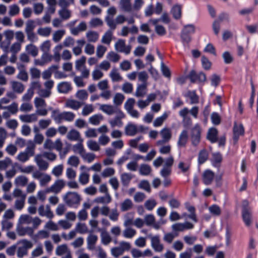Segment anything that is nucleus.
Segmentation results:
<instances>
[{"label": "nucleus", "mask_w": 258, "mask_h": 258, "mask_svg": "<svg viewBox=\"0 0 258 258\" xmlns=\"http://www.w3.org/2000/svg\"><path fill=\"white\" fill-rule=\"evenodd\" d=\"M76 115L71 111L60 112L58 109L52 111L51 117L57 123H61L63 121L72 122L74 120Z\"/></svg>", "instance_id": "1"}, {"label": "nucleus", "mask_w": 258, "mask_h": 258, "mask_svg": "<svg viewBox=\"0 0 258 258\" xmlns=\"http://www.w3.org/2000/svg\"><path fill=\"white\" fill-rule=\"evenodd\" d=\"M195 32V27L194 24H187L183 26L180 37L183 45L185 47L191 40V35Z\"/></svg>", "instance_id": "2"}, {"label": "nucleus", "mask_w": 258, "mask_h": 258, "mask_svg": "<svg viewBox=\"0 0 258 258\" xmlns=\"http://www.w3.org/2000/svg\"><path fill=\"white\" fill-rule=\"evenodd\" d=\"M35 146L32 142H28L25 151L21 152L16 157L18 161L25 163L28 161L30 157L35 155Z\"/></svg>", "instance_id": "3"}, {"label": "nucleus", "mask_w": 258, "mask_h": 258, "mask_svg": "<svg viewBox=\"0 0 258 258\" xmlns=\"http://www.w3.org/2000/svg\"><path fill=\"white\" fill-rule=\"evenodd\" d=\"M19 246L17 247V254L18 257L22 258L28 254V249L31 248L33 246V243L27 239H22L17 243Z\"/></svg>", "instance_id": "4"}, {"label": "nucleus", "mask_w": 258, "mask_h": 258, "mask_svg": "<svg viewBox=\"0 0 258 258\" xmlns=\"http://www.w3.org/2000/svg\"><path fill=\"white\" fill-rule=\"evenodd\" d=\"M63 201L70 207L78 206L81 201V196L76 192H68L63 197Z\"/></svg>", "instance_id": "5"}, {"label": "nucleus", "mask_w": 258, "mask_h": 258, "mask_svg": "<svg viewBox=\"0 0 258 258\" xmlns=\"http://www.w3.org/2000/svg\"><path fill=\"white\" fill-rule=\"evenodd\" d=\"M202 129L199 123L195 124L190 131V137L192 146L197 147L201 139Z\"/></svg>", "instance_id": "6"}, {"label": "nucleus", "mask_w": 258, "mask_h": 258, "mask_svg": "<svg viewBox=\"0 0 258 258\" xmlns=\"http://www.w3.org/2000/svg\"><path fill=\"white\" fill-rule=\"evenodd\" d=\"M32 177L39 181L40 185L41 186H46L51 180L50 175L39 170H36L33 172Z\"/></svg>", "instance_id": "7"}, {"label": "nucleus", "mask_w": 258, "mask_h": 258, "mask_svg": "<svg viewBox=\"0 0 258 258\" xmlns=\"http://www.w3.org/2000/svg\"><path fill=\"white\" fill-rule=\"evenodd\" d=\"M66 185L65 182L62 179H58L55 181L51 186L46 189L47 193L52 192L54 194L59 193Z\"/></svg>", "instance_id": "8"}, {"label": "nucleus", "mask_w": 258, "mask_h": 258, "mask_svg": "<svg viewBox=\"0 0 258 258\" xmlns=\"http://www.w3.org/2000/svg\"><path fill=\"white\" fill-rule=\"evenodd\" d=\"M188 78L191 83H204L206 80V76L205 73L202 72L197 73L194 70L189 72Z\"/></svg>", "instance_id": "9"}, {"label": "nucleus", "mask_w": 258, "mask_h": 258, "mask_svg": "<svg viewBox=\"0 0 258 258\" xmlns=\"http://www.w3.org/2000/svg\"><path fill=\"white\" fill-rule=\"evenodd\" d=\"M135 104V100L133 98H129L124 104V108L131 116L138 118L139 116V113L134 109Z\"/></svg>", "instance_id": "10"}, {"label": "nucleus", "mask_w": 258, "mask_h": 258, "mask_svg": "<svg viewBox=\"0 0 258 258\" xmlns=\"http://www.w3.org/2000/svg\"><path fill=\"white\" fill-rule=\"evenodd\" d=\"M43 157V155L40 154H37L34 157V161L40 171H46L49 167L48 162L45 160Z\"/></svg>", "instance_id": "11"}, {"label": "nucleus", "mask_w": 258, "mask_h": 258, "mask_svg": "<svg viewBox=\"0 0 258 258\" xmlns=\"http://www.w3.org/2000/svg\"><path fill=\"white\" fill-rule=\"evenodd\" d=\"M115 114V117L109 121V123L112 127L115 126L120 127L123 124L122 119L125 117L124 113L120 110Z\"/></svg>", "instance_id": "12"}, {"label": "nucleus", "mask_w": 258, "mask_h": 258, "mask_svg": "<svg viewBox=\"0 0 258 258\" xmlns=\"http://www.w3.org/2000/svg\"><path fill=\"white\" fill-rule=\"evenodd\" d=\"M115 49L119 52L129 54L131 50V45H126L124 40L119 39L115 44Z\"/></svg>", "instance_id": "13"}, {"label": "nucleus", "mask_w": 258, "mask_h": 258, "mask_svg": "<svg viewBox=\"0 0 258 258\" xmlns=\"http://www.w3.org/2000/svg\"><path fill=\"white\" fill-rule=\"evenodd\" d=\"M52 59V55H51L49 52L43 53L41 58L34 59V63L36 66H43L46 63L51 62Z\"/></svg>", "instance_id": "14"}, {"label": "nucleus", "mask_w": 258, "mask_h": 258, "mask_svg": "<svg viewBox=\"0 0 258 258\" xmlns=\"http://www.w3.org/2000/svg\"><path fill=\"white\" fill-rule=\"evenodd\" d=\"M222 160L223 157L222 154L219 152H217L212 153L210 161L212 165L214 167L219 169L221 165Z\"/></svg>", "instance_id": "15"}, {"label": "nucleus", "mask_w": 258, "mask_h": 258, "mask_svg": "<svg viewBox=\"0 0 258 258\" xmlns=\"http://www.w3.org/2000/svg\"><path fill=\"white\" fill-rule=\"evenodd\" d=\"M99 109L109 115L116 114L121 110L116 106L110 104H101Z\"/></svg>", "instance_id": "16"}, {"label": "nucleus", "mask_w": 258, "mask_h": 258, "mask_svg": "<svg viewBox=\"0 0 258 258\" xmlns=\"http://www.w3.org/2000/svg\"><path fill=\"white\" fill-rule=\"evenodd\" d=\"M39 215L41 216H45L48 219H51L53 218L54 215L51 210L50 207L46 205L45 208L43 205L40 206L38 209Z\"/></svg>", "instance_id": "17"}, {"label": "nucleus", "mask_w": 258, "mask_h": 258, "mask_svg": "<svg viewBox=\"0 0 258 258\" xmlns=\"http://www.w3.org/2000/svg\"><path fill=\"white\" fill-rule=\"evenodd\" d=\"M10 84L12 91L17 94H21L25 90V85L20 81L12 80L10 81Z\"/></svg>", "instance_id": "18"}, {"label": "nucleus", "mask_w": 258, "mask_h": 258, "mask_svg": "<svg viewBox=\"0 0 258 258\" xmlns=\"http://www.w3.org/2000/svg\"><path fill=\"white\" fill-rule=\"evenodd\" d=\"M233 140L236 142L241 135H243L244 133V130L243 126L242 124H237L236 122L234 123L233 128Z\"/></svg>", "instance_id": "19"}, {"label": "nucleus", "mask_w": 258, "mask_h": 258, "mask_svg": "<svg viewBox=\"0 0 258 258\" xmlns=\"http://www.w3.org/2000/svg\"><path fill=\"white\" fill-rule=\"evenodd\" d=\"M215 174L210 169L206 170L203 173V181L205 185L210 184L214 179Z\"/></svg>", "instance_id": "20"}, {"label": "nucleus", "mask_w": 258, "mask_h": 258, "mask_svg": "<svg viewBox=\"0 0 258 258\" xmlns=\"http://www.w3.org/2000/svg\"><path fill=\"white\" fill-rule=\"evenodd\" d=\"M151 245L153 249L156 252H161L163 249V244L160 243L159 237L156 235L151 237Z\"/></svg>", "instance_id": "21"}, {"label": "nucleus", "mask_w": 258, "mask_h": 258, "mask_svg": "<svg viewBox=\"0 0 258 258\" xmlns=\"http://www.w3.org/2000/svg\"><path fill=\"white\" fill-rule=\"evenodd\" d=\"M57 89L60 93L67 94L72 89L71 84L68 82H62L57 85Z\"/></svg>", "instance_id": "22"}, {"label": "nucleus", "mask_w": 258, "mask_h": 258, "mask_svg": "<svg viewBox=\"0 0 258 258\" xmlns=\"http://www.w3.org/2000/svg\"><path fill=\"white\" fill-rule=\"evenodd\" d=\"M17 232L19 235L21 236L28 235L32 236L34 233V230L31 227H23L19 226L17 228Z\"/></svg>", "instance_id": "23"}, {"label": "nucleus", "mask_w": 258, "mask_h": 258, "mask_svg": "<svg viewBox=\"0 0 258 258\" xmlns=\"http://www.w3.org/2000/svg\"><path fill=\"white\" fill-rule=\"evenodd\" d=\"M188 135L186 130H183L179 136L177 145L178 148L184 147L187 142Z\"/></svg>", "instance_id": "24"}, {"label": "nucleus", "mask_w": 258, "mask_h": 258, "mask_svg": "<svg viewBox=\"0 0 258 258\" xmlns=\"http://www.w3.org/2000/svg\"><path fill=\"white\" fill-rule=\"evenodd\" d=\"M83 103L75 99H68L65 102V106L75 110H77L81 107Z\"/></svg>", "instance_id": "25"}, {"label": "nucleus", "mask_w": 258, "mask_h": 258, "mask_svg": "<svg viewBox=\"0 0 258 258\" xmlns=\"http://www.w3.org/2000/svg\"><path fill=\"white\" fill-rule=\"evenodd\" d=\"M67 139L70 141L83 142V139L81 138V135L78 131L72 129L68 133L67 136Z\"/></svg>", "instance_id": "26"}, {"label": "nucleus", "mask_w": 258, "mask_h": 258, "mask_svg": "<svg viewBox=\"0 0 258 258\" xmlns=\"http://www.w3.org/2000/svg\"><path fill=\"white\" fill-rule=\"evenodd\" d=\"M20 119L25 123H31L37 120L38 117L36 114H23L19 116Z\"/></svg>", "instance_id": "27"}, {"label": "nucleus", "mask_w": 258, "mask_h": 258, "mask_svg": "<svg viewBox=\"0 0 258 258\" xmlns=\"http://www.w3.org/2000/svg\"><path fill=\"white\" fill-rule=\"evenodd\" d=\"M101 232V239L102 243L104 245H108L112 241V238L109 234L103 229L98 230Z\"/></svg>", "instance_id": "28"}, {"label": "nucleus", "mask_w": 258, "mask_h": 258, "mask_svg": "<svg viewBox=\"0 0 258 258\" xmlns=\"http://www.w3.org/2000/svg\"><path fill=\"white\" fill-rule=\"evenodd\" d=\"M218 131L216 128L212 127L208 131L207 134V139L209 140L211 143H215L218 141Z\"/></svg>", "instance_id": "29"}, {"label": "nucleus", "mask_w": 258, "mask_h": 258, "mask_svg": "<svg viewBox=\"0 0 258 258\" xmlns=\"http://www.w3.org/2000/svg\"><path fill=\"white\" fill-rule=\"evenodd\" d=\"M124 131L126 135L133 136L138 133V128L135 124L130 123L125 127Z\"/></svg>", "instance_id": "30"}, {"label": "nucleus", "mask_w": 258, "mask_h": 258, "mask_svg": "<svg viewBox=\"0 0 258 258\" xmlns=\"http://www.w3.org/2000/svg\"><path fill=\"white\" fill-rule=\"evenodd\" d=\"M25 50L28 54L33 57H36L38 54L39 52L38 47L32 43L26 46Z\"/></svg>", "instance_id": "31"}, {"label": "nucleus", "mask_w": 258, "mask_h": 258, "mask_svg": "<svg viewBox=\"0 0 258 258\" xmlns=\"http://www.w3.org/2000/svg\"><path fill=\"white\" fill-rule=\"evenodd\" d=\"M119 5L120 9L123 11L127 12L133 11L131 0H120Z\"/></svg>", "instance_id": "32"}, {"label": "nucleus", "mask_w": 258, "mask_h": 258, "mask_svg": "<svg viewBox=\"0 0 258 258\" xmlns=\"http://www.w3.org/2000/svg\"><path fill=\"white\" fill-rule=\"evenodd\" d=\"M87 26L86 22H82L80 24L75 28H71V32L74 35H77L80 32L86 31Z\"/></svg>", "instance_id": "33"}, {"label": "nucleus", "mask_w": 258, "mask_h": 258, "mask_svg": "<svg viewBox=\"0 0 258 258\" xmlns=\"http://www.w3.org/2000/svg\"><path fill=\"white\" fill-rule=\"evenodd\" d=\"M98 240V236L95 234H90L87 239V247L90 250H92L95 248V245Z\"/></svg>", "instance_id": "34"}, {"label": "nucleus", "mask_w": 258, "mask_h": 258, "mask_svg": "<svg viewBox=\"0 0 258 258\" xmlns=\"http://www.w3.org/2000/svg\"><path fill=\"white\" fill-rule=\"evenodd\" d=\"M28 178L24 175L17 176L14 181L15 184L17 186L24 187L27 185Z\"/></svg>", "instance_id": "35"}, {"label": "nucleus", "mask_w": 258, "mask_h": 258, "mask_svg": "<svg viewBox=\"0 0 258 258\" xmlns=\"http://www.w3.org/2000/svg\"><path fill=\"white\" fill-rule=\"evenodd\" d=\"M171 13L173 17L176 19L178 20L181 18V6L180 5H174L171 10Z\"/></svg>", "instance_id": "36"}, {"label": "nucleus", "mask_w": 258, "mask_h": 258, "mask_svg": "<svg viewBox=\"0 0 258 258\" xmlns=\"http://www.w3.org/2000/svg\"><path fill=\"white\" fill-rule=\"evenodd\" d=\"M185 97L190 99V104H197L199 101V98L196 94V91H188L185 95Z\"/></svg>", "instance_id": "37"}, {"label": "nucleus", "mask_w": 258, "mask_h": 258, "mask_svg": "<svg viewBox=\"0 0 258 258\" xmlns=\"http://www.w3.org/2000/svg\"><path fill=\"white\" fill-rule=\"evenodd\" d=\"M109 76L113 82H118L122 80V77L116 68L112 69L110 73Z\"/></svg>", "instance_id": "38"}, {"label": "nucleus", "mask_w": 258, "mask_h": 258, "mask_svg": "<svg viewBox=\"0 0 258 258\" xmlns=\"http://www.w3.org/2000/svg\"><path fill=\"white\" fill-rule=\"evenodd\" d=\"M208 152L205 149L201 150L198 155V164H202L204 163L208 158Z\"/></svg>", "instance_id": "39"}, {"label": "nucleus", "mask_w": 258, "mask_h": 258, "mask_svg": "<svg viewBox=\"0 0 258 258\" xmlns=\"http://www.w3.org/2000/svg\"><path fill=\"white\" fill-rule=\"evenodd\" d=\"M99 33L94 31H89L86 33V38L89 42H95L99 39Z\"/></svg>", "instance_id": "40"}, {"label": "nucleus", "mask_w": 258, "mask_h": 258, "mask_svg": "<svg viewBox=\"0 0 258 258\" xmlns=\"http://www.w3.org/2000/svg\"><path fill=\"white\" fill-rule=\"evenodd\" d=\"M189 110L187 107H184L179 112V115L183 118V121L186 122L187 125H191L192 121L189 117H187Z\"/></svg>", "instance_id": "41"}, {"label": "nucleus", "mask_w": 258, "mask_h": 258, "mask_svg": "<svg viewBox=\"0 0 258 258\" xmlns=\"http://www.w3.org/2000/svg\"><path fill=\"white\" fill-rule=\"evenodd\" d=\"M112 39L113 32L111 30H107L103 35L101 42L107 45H109Z\"/></svg>", "instance_id": "42"}, {"label": "nucleus", "mask_w": 258, "mask_h": 258, "mask_svg": "<svg viewBox=\"0 0 258 258\" xmlns=\"http://www.w3.org/2000/svg\"><path fill=\"white\" fill-rule=\"evenodd\" d=\"M58 14L62 20H66L71 18L72 12L68 8H63L59 10Z\"/></svg>", "instance_id": "43"}, {"label": "nucleus", "mask_w": 258, "mask_h": 258, "mask_svg": "<svg viewBox=\"0 0 258 258\" xmlns=\"http://www.w3.org/2000/svg\"><path fill=\"white\" fill-rule=\"evenodd\" d=\"M125 99V96L123 94L117 93H116L113 97V103L115 105L114 106L117 107V106H120L123 103L124 100Z\"/></svg>", "instance_id": "44"}, {"label": "nucleus", "mask_w": 258, "mask_h": 258, "mask_svg": "<svg viewBox=\"0 0 258 258\" xmlns=\"http://www.w3.org/2000/svg\"><path fill=\"white\" fill-rule=\"evenodd\" d=\"M111 197L109 194L105 195L104 197H99L96 198L94 202L98 204H107L111 202Z\"/></svg>", "instance_id": "45"}, {"label": "nucleus", "mask_w": 258, "mask_h": 258, "mask_svg": "<svg viewBox=\"0 0 258 258\" xmlns=\"http://www.w3.org/2000/svg\"><path fill=\"white\" fill-rule=\"evenodd\" d=\"M133 175L131 173H123L121 175V181L123 186H127L129 184Z\"/></svg>", "instance_id": "46"}, {"label": "nucleus", "mask_w": 258, "mask_h": 258, "mask_svg": "<svg viewBox=\"0 0 258 258\" xmlns=\"http://www.w3.org/2000/svg\"><path fill=\"white\" fill-rule=\"evenodd\" d=\"M78 143L74 145L72 147V150L75 153L79 154L81 156L85 152V150L84 148L83 142L80 141H78Z\"/></svg>", "instance_id": "47"}, {"label": "nucleus", "mask_w": 258, "mask_h": 258, "mask_svg": "<svg viewBox=\"0 0 258 258\" xmlns=\"http://www.w3.org/2000/svg\"><path fill=\"white\" fill-rule=\"evenodd\" d=\"M65 33L64 30H58L55 31L52 35L53 41L55 43L59 42L65 34Z\"/></svg>", "instance_id": "48"}, {"label": "nucleus", "mask_w": 258, "mask_h": 258, "mask_svg": "<svg viewBox=\"0 0 258 258\" xmlns=\"http://www.w3.org/2000/svg\"><path fill=\"white\" fill-rule=\"evenodd\" d=\"M94 110V107L93 104H86L84 105L82 110V114L83 116H87Z\"/></svg>", "instance_id": "49"}, {"label": "nucleus", "mask_w": 258, "mask_h": 258, "mask_svg": "<svg viewBox=\"0 0 258 258\" xmlns=\"http://www.w3.org/2000/svg\"><path fill=\"white\" fill-rule=\"evenodd\" d=\"M242 217L245 225L247 226H250L251 222V216L250 211H242Z\"/></svg>", "instance_id": "50"}, {"label": "nucleus", "mask_w": 258, "mask_h": 258, "mask_svg": "<svg viewBox=\"0 0 258 258\" xmlns=\"http://www.w3.org/2000/svg\"><path fill=\"white\" fill-rule=\"evenodd\" d=\"M133 207V203L130 199L125 200L120 205L121 210L126 211L131 209Z\"/></svg>", "instance_id": "51"}, {"label": "nucleus", "mask_w": 258, "mask_h": 258, "mask_svg": "<svg viewBox=\"0 0 258 258\" xmlns=\"http://www.w3.org/2000/svg\"><path fill=\"white\" fill-rule=\"evenodd\" d=\"M70 251L67 245L66 244L60 245L56 248V253L58 255H62L66 254Z\"/></svg>", "instance_id": "52"}, {"label": "nucleus", "mask_w": 258, "mask_h": 258, "mask_svg": "<svg viewBox=\"0 0 258 258\" xmlns=\"http://www.w3.org/2000/svg\"><path fill=\"white\" fill-rule=\"evenodd\" d=\"M105 20L107 25L110 28L109 30H111L113 32V30H115L116 28L117 23L116 20L114 21L113 18L109 16H106L105 17Z\"/></svg>", "instance_id": "53"}, {"label": "nucleus", "mask_w": 258, "mask_h": 258, "mask_svg": "<svg viewBox=\"0 0 258 258\" xmlns=\"http://www.w3.org/2000/svg\"><path fill=\"white\" fill-rule=\"evenodd\" d=\"M42 87L41 83L37 80L32 81L30 84V88L28 89L31 92L34 93V91L39 92Z\"/></svg>", "instance_id": "54"}, {"label": "nucleus", "mask_w": 258, "mask_h": 258, "mask_svg": "<svg viewBox=\"0 0 258 258\" xmlns=\"http://www.w3.org/2000/svg\"><path fill=\"white\" fill-rule=\"evenodd\" d=\"M167 117V114L166 112L164 113L161 116L157 117L153 122V126L154 127H158L161 126L164 120Z\"/></svg>", "instance_id": "55"}, {"label": "nucleus", "mask_w": 258, "mask_h": 258, "mask_svg": "<svg viewBox=\"0 0 258 258\" xmlns=\"http://www.w3.org/2000/svg\"><path fill=\"white\" fill-rule=\"evenodd\" d=\"M160 134L164 141H168L171 138V132L170 130L168 128H163L160 131Z\"/></svg>", "instance_id": "56"}, {"label": "nucleus", "mask_w": 258, "mask_h": 258, "mask_svg": "<svg viewBox=\"0 0 258 258\" xmlns=\"http://www.w3.org/2000/svg\"><path fill=\"white\" fill-rule=\"evenodd\" d=\"M50 236V232L46 230H40L35 235V237L38 239H47Z\"/></svg>", "instance_id": "57"}, {"label": "nucleus", "mask_w": 258, "mask_h": 258, "mask_svg": "<svg viewBox=\"0 0 258 258\" xmlns=\"http://www.w3.org/2000/svg\"><path fill=\"white\" fill-rule=\"evenodd\" d=\"M103 116L101 114H95L89 118L90 123L94 125H98L103 119Z\"/></svg>", "instance_id": "58"}, {"label": "nucleus", "mask_w": 258, "mask_h": 258, "mask_svg": "<svg viewBox=\"0 0 258 258\" xmlns=\"http://www.w3.org/2000/svg\"><path fill=\"white\" fill-rule=\"evenodd\" d=\"M18 122L15 119H11L7 120L6 126L9 129L15 130L18 126Z\"/></svg>", "instance_id": "59"}, {"label": "nucleus", "mask_w": 258, "mask_h": 258, "mask_svg": "<svg viewBox=\"0 0 258 258\" xmlns=\"http://www.w3.org/2000/svg\"><path fill=\"white\" fill-rule=\"evenodd\" d=\"M88 97V94L86 90L82 89L78 91L76 94V97L80 100H85Z\"/></svg>", "instance_id": "60"}, {"label": "nucleus", "mask_w": 258, "mask_h": 258, "mask_svg": "<svg viewBox=\"0 0 258 258\" xmlns=\"http://www.w3.org/2000/svg\"><path fill=\"white\" fill-rule=\"evenodd\" d=\"M51 46V43L50 40L44 41L40 45V48L43 53L49 52Z\"/></svg>", "instance_id": "61"}, {"label": "nucleus", "mask_w": 258, "mask_h": 258, "mask_svg": "<svg viewBox=\"0 0 258 258\" xmlns=\"http://www.w3.org/2000/svg\"><path fill=\"white\" fill-rule=\"evenodd\" d=\"M209 212L214 216H218L221 214V209L219 206L216 204L211 205L209 208Z\"/></svg>", "instance_id": "62"}, {"label": "nucleus", "mask_w": 258, "mask_h": 258, "mask_svg": "<svg viewBox=\"0 0 258 258\" xmlns=\"http://www.w3.org/2000/svg\"><path fill=\"white\" fill-rule=\"evenodd\" d=\"M21 47L22 44L15 42L11 45L9 52H11L12 54H17L21 50Z\"/></svg>", "instance_id": "63"}, {"label": "nucleus", "mask_w": 258, "mask_h": 258, "mask_svg": "<svg viewBox=\"0 0 258 258\" xmlns=\"http://www.w3.org/2000/svg\"><path fill=\"white\" fill-rule=\"evenodd\" d=\"M75 229L77 232L81 234L86 233L88 232V227L85 223H78L76 225Z\"/></svg>", "instance_id": "64"}]
</instances>
